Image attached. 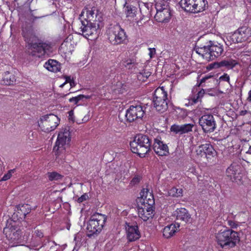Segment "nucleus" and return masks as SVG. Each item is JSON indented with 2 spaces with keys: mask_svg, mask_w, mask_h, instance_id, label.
Segmentation results:
<instances>
[{
  "mask_svg": "<svg viewBox=\"0 0 251 251\" xmlns=\"http://www.w3.org/2000/svg\"><path fill=\"white\" fill-rule=\"evenodd\" d=\"M22 35L25 40L29 43V49L31 50V53L33 55L40 57L45 53L48 54L52 51L51 44L40 41L32 26L23 27Z\"/></svg>",
  "mask_w": 251,
  "mask_h": 251,
  "instance_id": "obj_1",
  "label": "nucleus"
},
{
  "mask_svg": "<svg viewBox=\"0 0 251 251\" xmlns=\"http://www.w3.org/2000/svg\"><path fill=\"white\" fill-rule=\"evenodd\" d=\"M137 212L139 217L146 221L153 216V207L154 203L153 196L147 191L143 190L140 193V197L137 200Z\"/></svg>",
  "mask_w": 251,
  "mask_h": 251,
  "instance_id": "obj_2",
  "label": "nucleus"
},
{
  "mask_svg": "<svg viewBox=\"0 0 251 251\" xmlns=\"http://www.w3.org/2000/svg\"><path fill=\"white\" fill-rule=\"evenodd\" d=\"M151 142L149 137L143 134H138L130 143L131 151L137 153L140 157H144L151 149Z\"/></svg>",
  "mask_w": 251,
  "mask_h": 251,
  "instance_id": "obj_3",
  "label": "nucleus"
},
{
  "mask_svg": "<svg viewBox=\"0 0 251 251\" xmlns=\"http://www.w3.org/2000/svg\"><path fill=\"white\" fill-rule=\"evenodd\" d=\"M216 238L218 245L226 249L234 247L240 240L238 233L230 229L219 231Z\"/></svg>",
  "mask_w": 251,
  "mask_h": 251,
  "instance_id": "obj_4",
  "label": "nucleus"
},
{
  "mask_svg": "<svg viewBox=\"0 0 251 251\" xmlns=\"http://www.w3.org/2000/svg\"><path fill=\"white\" fill-rule=\"evenodd\" d=\"M201 47L197 48L196 52L201 55L204 59L208 61L214 60L221 56L223 51V46L218 43L212 44Z\"/></svg>",
  "mask_w": 251,
  "mask_h": 251,
  "instance_id": "obj_5",
  "label": "nucleus"
},
{
  "mask_svg": "<svg viewBox=\"0 0 251 251\" xmlns=\"http://www.w3.org/2000/svg\"><path fill=\"white\" fill-rule=\"evenodd\" d=\"M70 132L68 127L62 129L59 132L58 137L53 148V151L55 152L56 158L59 157L60 153L65 152L70 142Z\"/></svg>",
  "mask_w": 251,
  "mask_h": 251,
  "instance_id": "obj_6",
  "label": "nucleus"
},
{
  "mask_svg": "<svg viewBox=\"0 0 251 251\" xmlns=\"http://www.w3.org/2000/svg\"><path fill=\"white\" fill-rule=\"evenodd\" d=\"M170 0H157L155 3V20L158 22H167L171 18V10L169 6Z\"/></svg>",
  "mask_w": 251,
  "mask_h": 251,
  "instance_id": "obj_7",
  "label": "nucleus"
},
{
  "mask_svg": "<svg viewBox=\"0 0 251 251\" xmlns=\"http://www.w3.org/2000/svg\"><path fill=\"white\" fill-rule=\"evenodd\" d=\"M105 220L106 218L104 215L99 213L93 214L87 225L88 235L91 236L100 232L103 226Z\"/></svg>",
  "mask_w": 251,
  "mask_h": 251,
  "instance_id": "obj_8",
  "label": "nucleus"
},
{
  "mask_svg": "<svg viewBox=\"0 0 251 251\" xmlns=\"http://www.w3.org/2000/svg\"><path fill=\"white\" fill-rule=\"evenodd\" d=\"M180 5L185 11L197 13L205 9L207 2L206 0H181Z\"/></svg>",
  "mask_w": 251,
  "mask_h": 251,
  "instance_id": "obj_9",
  "label": "nucleus"
},
{
  "mask_svg": "<svg viewBox=\"0 0 251 251\" xmlns=\"http://www.w3.org/2000/svg\"><path fill=\"white\" fill-rule=\"evenodd\" d=\"M107 36L109 41L113 44L123 43L126 39L124 29L120 25H111L106 31Z\"/></svg>",
  "mask_w": 251,
  "mask_h": 251,
  "instance_id": "obj_10",
  "label": "nucleus"
},
{
  "mask_svg": "<svg viewBox=\"0 0 251 251\" xmlns=\"http://www.w3.org/2000/svg\"><path fill=\"white\" fill-rule=\"evenodd\" d=\"M59 122L60 119L56 115L50 114L41 117L38 125L43 130L50 132L56 128Z\"/></svg>",
  "mask_w": 251,
  "mask_h": 251,
  "instance_id": "obj_11",
  "label": "nucleus"
},
{
  "mask_svg": "<svg viewBox=\"0 0 251 251\" xmlns=\"http://www.w3.org/2000/svg\"><path fill=\"white\" fill-rule=\"evenodd\" d=\"M82 26H81V31L82 34L86 38H88L90 36H98L100 29L102 26V23H100V19L96 21L95 23L87 22L85 23L84 21H82Z\"/></svg>",
  "mask_w": 251,
  "mask_h": 251,
  "instance_id": "obj_12",
  "label": "nucleus"
},
{
  "mask_svg": "<svg viewBox=\"0 0 251 251\" xmlns=\"http://www.w3.org/2000/svg\"><path fill=\"white\" fill-rule=\"evenodd\" d=\"M251 36L250 28L242 27L233 34L227 36L226 39L230 44L242 42L248 40Z\"/></svg>",
  "mask_w": 251,
  "mask_h": 251,
  "instance_id": "obj_13",
  "label": "nucleus"
},
{
  "mask_svg": "<svg viewBox=\"0 0 251 251\" xmlns=\"http://www.w3.org/2000/svg\"><path fill=\"white\" fill-rule=\"evenodd\" d=\"M80 18L82 20L85 21V22L95 23L96 21L100 19V23H102V17L98 11L95 7H86L83 9L80 15Z\"/></svg>",
  "mask_w": 251,
  "mask_h": 251,
  "instance_id": "obj_14",
  "label": "nucleus"
},
{
  "mask_svg": "<svg viewBox=\"0 0 251 251\" xmlns=\"http://www.w3.org/2000/svg\"><path fill=\"white\" fill-rule=\"evenodd\" d=\"M199 124L204 132H212L216 128V122L213 115H204L199 119Z\"/></svg>",
  "mask_w": 251,
  "mask_h": 251,
  "instance_id": "obj_15",
  "label": "nucleus"
},
{
  "mask_svg": "<svg viewBox=\"0 0 251 251\" xmlns=\"http://www.w3.org/2000/svg\"><path fill=\"white\" fill-rule=\"evenodd\" d=\"M145 114V111L141 105H131L126 110V117L129 122L141 119Z\"/></svg>",
  "mask_w": 251,
  "mask_h": 251,
  "instance_id": "obj_16",
  "label": "nucleus"
},
{
  "mask_svg": "<svg viewBox=\"0 0 251 251\" xmlns=\"http://www.w3.org/2000/svg\"><path fill=\"white\" fill-rule=\"evenodd\" d=\"M167 92L165 91L164 87H159L156 89L154 92L152 102L158 104L162 102V108H165L166 102H167Z\"/></svg>",
  "mask_w": 251,
  "mask_h": 251,
  "instance_id": "obj_17",
  "label": "nucleus"
},
{
  "mask_svg": "<svg viewBox=\"0 0 251 251\" xmlns=\"http://www.w3.org/2000/svg\"><path fill=\"white\" fill-rule=\"evenodd\" d=\"M153 149L158 156H167L169 154V148L167 144L158 138L154 139Z\"/></svg>",
  "mask_w": 251,
  "mask_h": 251,
  "instance_id": "obj_18",
  "label": "nucleus"
},
{
  "mask_svg": "<svg viewBox=\"0 0 251 251\" xmlns=\"http://www.w3.org/2000/svg\"><path fill=\"white\" fill-rule=\"evenodd\" d=\"M126 235L129 241H134L140 237V232L136 224H126Z\"/></svg>",
  "mask_w": 251,
  "mask_h": 251,
  "instance_id": "obj_19",
  "label": "nucleus"
},
{
  "mask_svg": "<svg viewBox=\"0 0 251 251\" xmlns=\"http://www.w3.org/2000/svg\"><path fill=\"white\" fill-rule=\"evenodd\" d=\"M31 207L28 204H22L18 205L15 209L16 212L14 213V216L15 215L18 217V220H22L25 219L26 214L31 211Z\"/></svg>",
  "mask_w": 251,
  "mask_h": 251,
  "instance_id": "obj_20",
  "label": "nucleus"
},
{
  "mask_svg": "<svg viewBox=\"0 0 251 251\" xmlns=\"http://www.w3.org/2000/svg\"><path fill=\"white\" fill-rule=\"evenodd\" d=\"M173 215L177 220L184 221L185 223H190L191 221V216L188 211L184 208L176 209L174 212Z\"/></svg>",
  "mask_w": 251,
  "mask_h": 251,
  "instance_id": "obj_21",
  "label": "nucleus"
},
{
  "mask_svg": "<svg viewBox=\"0 0 251 251\" xmlns=\"http://www.w3.org/2000/svg\"><path fill=\"white\" fill-rule=\"evenodd\" d=\"M194 125L191 124L182 125H173L171 127V130L176 134H182L191 131Z\"/></svg>",
  "mask_w": 251,
  "mask_h": 251,
  "instance_id": "obj_22",
  "label": "nucleus"
},
{
  "mask_svg": "<svg viewBox=\"0 0 251 251\" xmlns=\"http://www.w3.org/2000/svg\"><path fill=\"white\" fill-rule=\"evenodd\" d=\"M179 227L178 224H172L166 226L163 230V235L164 237L169 238L173 236L177 231Z\"/></svg>",
  "mask_w": 251,
  "mask_h": 251,
  "instance_id": "obj_23",
  "label": "nucleus"
},
{
  "mask_svg": "<svg viewBox=\"0 0 251 251\" xmlns=\"http://www.w3.org/2000/svg\"><path fill=\"white\" fill-rule=\"evenodd\" d=\"M125 13L128 21L132 22L136 21L137 9L135 7L130 5H125Z\"/></svg>",
  "mask_w": 251,
  "mask_h": 251,
  "instance_id": "obj_24",
  "label": "nucleus"
},
{
  "mask_svg": "<svg viewBox=\"0 0 251 251\" xmlns=\"http://www.w3.org/2000/svg\"><path fill=\"white\" fill-rule=\"evenodd\" d=\"M237 64V62L236 60L232 59H227L224 60L220 63H214L209 65V68L212 69L213 68H218L220 66H225L228 69H232Z\"/></svg>",
  "mask_w": 251,
  "mask_h": 251,
  "instance_id": "obj_25",
  "label": "nucleus"
},
{
  "mask_svg": "<svg viewBox=\"0 0 251 251\" xmlns=\"http://www.w3.org/2000/svg\"><path fill=\"white\" fill-rule=\"evenodd\" d=\"M44 67L52 72H57L60 70V66L59 63L55 60L50 59L44 64Z\"/></svg>",
  "mask_w": 251,
  "mask_h": 251,
  "instance_id": "obj_26",
  "label": "nucleus"
},
{
  "mask_svg": "<svg viewBox=\"0 0 251 251\" xmlns=\"http://www.w3.org/2000/svg\"><path fill=\"white\" fill-rule=\"evenodd\" d=\"M239 167L238 165L232 164L227 169L226 175L231 179H236L238 177L236 175L239 174Z\"/></svg>",
  "mask_w": 251,
  "mask_h": 251,
  "instance_id": "obj_27",
  "label": "nucleus"
},
{
  "mask_svg": "<svg viewBox=\"0 0 251 251\" xmlns=\"http://www.w3.org/2000/svg\"><path fill=\"white\" fill-rule=\"evenodd\" d=\"M74 47L71 41H69L68 39L65 40L61 44L60 50L61 52L65 54H69L72 53L73 51Z\"/></svg>",
  "mask_w": 251,
  "mask_h": 251,
  "instance_id": "obj_28",
  "label": "nucleus"
},
{
  "mask_svg": "<svg viewBox=\"0 0 251 251\" xmlns=\"http://www.w3.org/2000/svg\"><path fill=\"white\" fill-rule=\"evenodd\" d=\"M16 81L15 76L9 72H6L3 76L2 82L5 85H11Z\"/></svg>",
  "mask_w": 251,
  "mask_h": 251,
  "instance_id": "obj_29",
  "label": "nucleus"
},
{
  "mask_svg": "<svg viewBox=\"0 0 251 251\" xmlns=\"http://www.w3.org/2000/svg\"><path fill=\"white\" fill-rule=\"evenodd\" d=\"M209 146L206 147V146H202V145L199 146L196 150V155L198 158H207L206 153L204 152L203 149H208Z\"/></svg>",
  "mask_w": 251,
  "mask_h": 251,
  "instance_id": "obj_30",
  "label": "nucleus"
},
{
  "mask_svg": "<svg viewBox=\"0 0 251 251\" xmlns=\"http://www.w3.org/2000/svg\"><path fill=\"white\" fill-rule=\"evenodd\" d=\"M168 194L170 196L174 197H179L182 196L183 190L181 188H176L173 187L169 190Z\"/></svg>",
  "mask_w": 251,
  "mask_h": 251,
  "instance_id": "obj_31",
  "label": "nucleus"
},
{
  "mask_svg": "<svg viewBox=\"0 0 251 251\" xmlns=\"http://www.w3.org/2000/svg\"><path fill=\"white\" fill-rule=\"evenodd\" d=\"M202 146H206V147H207V148L208 146H209L208 148L209 149H203L204 151V152L206 153V154L207 156V158H211V157H213L214 156H215L216 155V151L214 149L213 147H212V146L211 144H210L209 143H207V144H203Z\"/></svg>",
  "mask_w": 251,
  "mask_h": 251,
  "instance_id": "obj_32",
  "label": "nucleus"
},
{
  "mask_svg": "<svg viewBox=\"0 0 251 251\" xmlns=\"http://www.w3.org/2000/svg\"><path fill=\"white\" fill-rule=\"evenodd\" d=\"M14 230L7 225L3 229V233L5 235L6 238L9 240H12L14 239L13 235Z\"/></svg>",
  "mask_w": 251,
  "mask_h": 251,
  "instance_id": "obj_33",
  "label": "nucleus"
},
{
  "mask_svg": "<svg viewBox=\"0 0 251 251\" xmlns=\"http://www.w3.org/2000/svg\"><path fill=\"white\" fill-rule=\"evenodd\" d=\"M208 81V82H213L216 83L217 80L214 78V76L211 75H207L201 78L200 82V84H202V83Z\"/></svg>",
  "mask_w": 251,
  "mask_h": 251,
  "instance_id": "obj_34",
  "label": "nucleus"
},
{
  "mask_svg": "<svg viewBox=\"0 0 251 251\" xmlns=\"http://www.w3.org/2000/svg\"><path fill=\"white\" fill-rule=\"evenodd\" d=\"M204 94V90H200L196 95L191 96L190 99L193 102L196 103L199 101V99L203 96Z\"/></svg>",
  "mask_w": 251,
  "mask_h": 251,
  "instance_id": "obj_35",
  "label": "nucleus"
},
{
  "mask_svg": "<svg viewBox=\"0 0 251 251\" xmlns=\"http://www.w3.org/2000/svg\"><path fill=\"white\" fill-rule=\"evenodd\" d=\"M64 78L65 79V81L64 82H63V83H62L60 85V87H61V88L63 87L64 86L68 83H70V87H73L75 86V82L74 80H73L72 79L71 76H65Z\"/></svg>",
  "mask_w": 251,
  "mask_h": 251,
  "instance_id": "obj_36",
  "label": "nucleus"
},
{
  "mask_svg": "<svg viewBox=\"0 0 251 251\" xmlns=\"http://www.w3.org/2000/svg\"><path fill=\"white\" fill-rule=\"evenodd\" d=\"M162 102H159L158 104H156L154 102H153V106L155 108V109L160 112H165L168 108V103L166 102V107L162 108Z\"/></svg>",
  "mask_w": 251,
  "mask_h": 251,
  "instance_id": "obj_37",
  "label": "nucleus"
},
{
  "mask_svg": "<svg viewBox=\"0 0 251 251\" xmlns=\"http://www.w3.org/2000/svg\"><path fill=\"white\" fill-rule=\"evenodd\" d=\"M49 178L50 180H58L61 177V176L56 172H52L49 174Z\"/></svg>",
  "mask_w": 251,
  "mask_h": 251,
  "instance_id": "obj_38",
  "label": "nucleus"
},
{
  "mask_svg": "<svg viewBox=\"0 0 251 251\" xmlns=\"http://www.w3.org/2000/svg\"><path fill=\"white\" fill-rule=\"evenodd\" d=\"M69 101L70 102H73L76 105L79 101H83V96H81V95H79L76 97H72L69 99Z\"/></svg>",
  "mask_w": 251,
  "mask_h": 251,
  "instance_id": "obj_39",
  "label": "nucleus"
},
{
  "mask_svg": "<svg viewBox=\"0 0 251 251\" xmlns=\"http://www.w3.org/2000/svg\"><path fill=\"white\" fill-rule=\"evenodd\" d=\"M15 169H12L9 170L6 174H5L1 179L2 181H6L11 178L12 175L14 173Z\"/></svg>",
  "mask_w": 251,
  "mask_h": 251,
  "instance_id": "obj_40",
  "label": "nucleus"
},
{
  "mask_svg": "<svg viewBox=\"0 0 251 251\" xmlns=\"http://www.w3.org/2000/svg\"><path fill=\"white\" fill-rule=\"evenodd\" d=\"M135 62V60L134 57H132V58H131L130 59H128L124 61L123 63H124V66L126 67L129 69L130 65L134 64Z\"/></svg>",
  "mask_w": 251,
  "mask_h": 251,
  "instance_id": "obj_41",
  "label": "nucleus"
},
{
  "mask_svg": "<svg viewBox=\"0 0 251 251\" xmlns=\"http://www.w3.org/2000/svg\"><path fill=\"white\" fill-rule=\"evenodd\" d=\"M148 50L149 51V55L150 56V59H152L154 57L155 55L156 54V50L154 48H149L148 49Z\"/></svg>",
  "mask_w": 251,
  "mask_h": 251,
  "instance_id": "obj_42",
  "label": "nucleus"
},
{
  "mask_svg": "<svg viewBox=\"0 0 251 251\" xmlns=\"http://www.w3.org/2000/svg\"><path fill=\"white\" fill-rule=\"evenodd\" d=\"M88 198V196L87 194H85L82 195L80 197L78 198L77 201L79 203H81L83 201L86 200Z\"/></svg>",
  "mask_w": 251,
  "mask_h": 251,
  "instance_id": "obj_43",
  "label": "nucleus"
},
{
  "mask_svg": "<svg viewBox=\"0 0 251 251\" xmlns=\"http://www.w3.org/2000/svg\"><path fill=\"white\" fill-rule=\"evenodd\" d=\"M222 81H226L229 82V76L226 74H224L223 75L221 76L219 78Z\"/></svg>",
  "mask_w": 251,
  "mask_h": 251,
  "instance_id": "obj_44",
  "label": "nucleus"
},
{
  "mask_svg": "<svg viewBox=\"0 0 251 251\" xmlns=\"http://www.w3.org/2000/svg\"><path fill=\"white\" fill-rule=\"evenodd\" d=\"M52 245L51 246L50 251H55L58 249L57 246H59V245H57L54 242H52Z\"/></svg>",
  "mask_w": 251,
  "mask_h": 251,
  "instance_id": "obj_45",
  "label": "nucleus"
},
{
  "mask_svg": "<svg viewBox=\"0 0 251 251\" xmlns=\"http://www.w3.org/2000/svg\"><path fill=\"white\" fill-rule=\"evenodd\" d=\"M140 181V178L139 176H135L134 177L131 181V183L133 185H134V184H137V183H138Z\"/></svg>",
  "mask_w": 251,
  "mask_h": 251,
  "instance_id": "obj_46",
  "label": "nucleus"
},
{
  "mask_svg": "<svg viewBox=\"0 0 251 251\" xmlns=\"http://www.w3.org/2000/svg\"><path fill=\"white\" fill-rule=\"evenodd\" d=\"M228 224L232 228H235L237 226V225L235 223V222L232 221H228Z\"/></svg>",
  "mask_w": 251,
  "mask_h": 251,
  "instance_id": "obj_47",
  "label": "nucleus"
},
{
  "mask_svg": "<svg viewBox=\"0 0 251 251\" xmlns=\"http://www.w3.org/2000/svg\"><path fill=\"white\" fill-rule=\"evenodd\" d=\"M81 96H83V101H84V99H89L91 98L92 95H80Z\"/></svg>",
  "mask_w": 251,
  "mask_h": 251,
  "instance_id": "obj_48",
  "label": "nucleus"
},
{
  "mask_svg": "<svg viewBox=\"0 0 251 251\" xmlns=\"http://www.w3.org/2000/svg\"><path fill=\"white\" fill-rule=\"evenodd\" d=\"M35 233L36 234V235L39 237L43 236V234L41 231H35Z\"/></svg>",
  "mask_w": 251,
  "mask_h": 251,
  "instance_id": "obj_49",
  "label": "nucleus"
},
{
  "mask_svg": "<svg viewBox=\"0 0 251 251\" xmlns=\"http://www.w3.org/2000/svg\"><path fill=\"white\" fill-rule=\"evenodd\" d=\"M248 113L247 110H242L240 112V115H245Z\"/></svg>",
  "mask_w": 251,
  "mask_h": 251,
  "instance_id": "obj_50",
  "label": "nucleus"
},
{
  "mask_svg": "<svg viewBox=\"0 0 251 251\" xmlns=\"http://www.w3.org/2000/svg\"><path fill=\"white\" fill-rule=\"evenodd\" d=\"M248 100L249 101L251 102V90L249 92Z\"/></svg>",
  "mask_w": 251,
  "mask_h": 251,
  "instance_id": "obj_51",
  "label": "nucleus"
},
{
  "mask_svg": "<svg viewBox=\"0 0 251 251\" xmlns=\"http://www.w3.org/2000/svg\"><path fill=\"white\" fill-rule=\"evenodd\" d=\"M247 153L251 154V146L249 147V149L247 151Z\"/></svg>",
  "mask_w": 251,
  "mask_h": 251,
  "instance_id": "obj_52",
  "label": "nucleus"
},
{
  "mask_svg": "<svg viewBox=\"0 0 251 251\" xmlns=\"http://www.w3.org/2000/svg\"><path fill=\"white\" fill-rule=\"evenodd\" d=\"M73 111L71 110L69 112V116H72L73 115Z\"/></svg>",
  "mask_w": 251,
  "mask_h": 251,
  "instance_id": "obj_53",
  "label": "nucleus"
},
{
  "mask_svg": "<svg viewBox=\"0 0 251 251\" xmlns=\"http://www.w3.org/2000/svg\"><path fill=\"white\" fill-rule=\"evenodd\" d=\"M149 75H150V74L148 73H146V75H145L146 78H147Z\"/></svg>",
  "mask_w": 251,
  "mask_h": 251,
  "instance_id": "obj_54",
  "label": "nucleus"
},
{
  "mask_svg": "<svg viewBox=\"0 0 251 251\" xmlns=\"http://www.w3.org/2000/svg\"><path fill=\"white\" fill-rule=\"evenodd\" d=\"M250 1V2L251 3V0H249Z\"/></svg>",
  "mask_w": 251,
  "mask_h": 251,
  "instance_id": "obj_55",
  "label": "nucleus"
}]
</instances>
